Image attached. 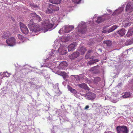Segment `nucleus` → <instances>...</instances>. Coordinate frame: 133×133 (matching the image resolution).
<instances>
[{
    "instance_id": "obj_42",
    "label": "nucleus",
    "mask_w": 133,
    "mask_h": 133,
    "mask_svg": "<svg viewBox=\"0 0 133 133\" xmlns=\"http://www.w3.org/2000/svg\"><path fill=\"white\" fill-rule=\"evenodd\" d=\"M89 107L88 105H86L85 107L84 108V109L85 110H88Z\"/></svg>"
},
{
    "instance_id": "obj_38",
    "label": "nucleus",
    "mask_w": 133,
    "mask_h": 133,
    "mask_svg": "<svg viewBox=\"0 0 133 133\" xmlns=\"http://www.w3.org/2000/svg\"><path fill=\"white\" fill-rule=\"evenodd\" d=\"M117 28V26L116 25H114L111 27V28L113 31L115 30Z\"/></svg>"
},
{
    "instance_id": "obj_39",
    "label": "nucleus",
    "mask_w": 133,
    "mask_h": 133,
    "mask_svg": "<svg viewBox=\"0 0 133 133\" xmlns=\"http://www.w3.org/2000/svg\"><path fill=\"white\" fill-rule=\"evenodd\" d=\"M71 92L74 93H76L77 92V91L75 89H72L71 91H70Z\"/></svg>"
},
{
    "instance_id": "obj_40",
    "label": "nucleus",
    "mask_w": 133,
    "mask_h": 133,
    "mask_svg": "<svg viewBox=\"0 0 133 133\" xmlns=\"http://www.w3.org/2000/svg\"><path fill=\"white\" fill-rule=\"evenodd\" d=\"M64 118H63V117H61V118H60V119L61 121L62 120V121H63L64 122L65 121V120H64V119L66 118V117H64Z\"/></svg>"
},
{
    "instance_id": "obj_12",
    "label": "nucleus",
    "mask_w": 133,
    "mask_h": 133,
    "mask_svg": "<svg viewBox=\"0 0 133 133\" xmlns=\"http://www.w3.org/2000/svg\"><path fill=\"white\" fill-rule=\"evenodd\" d=\"M28 26L30 29H31V30H33V27H32L33 25H35L36 23H34L33 21V20L32 19H31L30 21H29L28 22Z\"/></svg>"
},
{
    "instance_id": "obj_30",
    "label": "nucleus",
    "mask_w": 133,
    "mask_h": 133,
    "mask_svg": "<svg viewBox=\"0 0 133 133\" xmlns=\"http://www.w3.org/2000/svg\"><path fill=\"white\" fill-rule=\"evenodd\" d=\"M46 12L47 14H50L54 12L52 10L50 9V8H48L47 9V10L46 11Z\"/></svg>"
},
{
    "instance_id": "obj_21",
    "label": "nucleus",
    "mask_w": 133,
    "mask_h": 133,
    "mask_svg": "<svg viewBox=\"0 0 133 133\" xmlns=\"http://www.w3.org/2000/svg\"><path fill=\"white\" fill-rule=\"evenodd\" d=\"M98 61V59L93 58L91 60L89 61L88 63L90 65H91L92 64H93L97 62Z\"/></svg>"
},
{
    "instance_id": "obj_24",
    "label": "nucleus",
    "mask_w": 133,
    "mask_h": 133,
    "mask_svg": "<svg viewBox=\"0 0 133 133\" xmlns=\"http://www.w3.org/2000/svg\"><path fill=\"white\" fill-rule=\"evenodd\" d=\"M101 80V78L99 77H95L94 80V83L95 84H97L99 81Z\"/></svg>"
},
{
    "instance_id": "obj_13",
    "label": "nucleus",
    "mask_w": 133,
    "mask_h": 133,
    "mask_svg": "<svg viewBox=\"0 0 133 133\" xmlns=\"http://www.w3.org/2000/svg\"><path fill=\"white\" fill-rule=\"evenodd\" d=\"M68 64L66 61L62 62L59 64V66L62 69H64L67 67Z\"/></svg>"
},
{
    "instance_id": "obj_27",
    "label": "nucleus",
    "mask_w": 133,
    "mask_h": 133,
    "mask_svg": "<svg viewBox=\"0 0 133 133\" xmlns=\"http://www.w3.org/2000/svg\"><path fill=\"white\" fill-rule=\"evenodd\" d=\"M18 37L20 41H23L25 39V38L21 35H18Z\"/></svg>"
},
{
    "instance_id": "obj_23",
    "label": "nucleus",
    "mask_w": 133,
    "mask_h": 133,
    "mask_svg": "<svg viewBox=\"0 0 133 133\" xmlns=\"http://www.w3.org/2000/svg\"><path fill=\"white\" fill-rule=\"evenodd\" d=\"M19 24L20 29H21L22 31V30H24V29L25 28H26V26L24 24L21 22Z\"/></svg>"
},
{
    "instance_id": "obj_46",
    "label": "nucleus",
    "mask_w": 133,
    "mask_h": 133,
    "mask_svg": "<svg viewBox=\"0 0 133 133\" xmlns=\"http://www.w3.org/2000/svg\"><path fill=\"white\" fill-rule=\"evenodd\" d=\"M130 119L131 121L133 122V117H131Z\"/></svg>"
},
{
    "instance_id": "obj_33",
    "label": "nucleus",
    "mask_w": 133,
    "mask_h": 133,
    "mask_svg": "<svg viewBox=\"0 0 133 133\" xmlns=\"http://www.w3.org/2000/svg\"><path fill=\"white\" fill-rule=\"evenodd\" d=\"M86 51V49L85 48H82L81 49L80 51L81 52V54L82 55L84 54Z\"/></svg>"
},
{
    "instance_id": "obj_41",
    "label": "nucleus",
    "mask_w": 133,
    "mask_h": 133,
    "mask_svg": "<svg viewBox=\"0 0 133 133\" xmlns=\"http://www.w3.org/2000/svg\"><path fill=\"white\" fill-rule=\"evenodd\" d=\"M113 30H112V28H110L107 31L108 32L110 33V32H112V31H113Z\"/></svg>"
},
{
    "instance_id": "obj_7",
    "label": "nucleus",
    "mask_w": 133,
    "mask_h": 133,
    "mask_svg": "<svg viewBox=\"0 0 133 133\" xmlns=\"http://www.w3.org/2000/svg\"><path fill=\"white\" fill-rule=\"evenodd\" d=\"M126 11L130 12L133 10V5L131 3H129L127 5L126 8Z\"/></svg>"
},
{
    "instance_id": "obj_20",
    "label": "nucleus",
    "mask_w": 133,
    "mask_h": 133,
    "mask_svg": "<svg viewBox=\"0 0 133 133\" xmlns=\"http://www.w3.org/2000/svg\"><path fill=\"white\" fill-rule=\"evenodd\" d=\"M124 95L122 96L123 98H126L130 97V92H125L124 93Z\"/></svg>"
},
{
    "instance_id": "obj_6",
    "label": "nucleus",
    "mask_w": 133,
    "mask_h": 133,
    "mask_svg": "<svg viewBox=\"0 0 133 133\" xmlns=\"http://www.w3.org/2000/svg\"><path fill=\"white\" fill-rule=\"evenodd\" d=\"M77 45L76 42H74L69 45L68 47V49L69 51H73L75 49V48Z\"/></svg>"
},
{
    "instance_id": "obj_25",
    "label": "nucleus",
    "mask_w": 133,
    "mask_h": 133,
    "mask_svg": "<svg viewBox=\"0 0 133 133\" xmlns=\"http://www.w3.org/2000/svg\"><path fill=\"white\" fill-rule=\"evenodd\" d=\"M103 43L104 44H106L107 46H110L111 44V42L110 41H105L103 42Z\"/></svg>"
},
{
    "instance_id": "obj_45",
    "label": "nucleus",
    "mask_w": 133,
    "mask_h": 133,
    "mask_svg": "<svg viewBox=\"0 0 133 133\" xmlns=\"http://www.w3.org/2000/svg\"><path fill=\"white\" fill-rule=\"evenodd\" d=\"M107 32V31L106 30H103L102 31V32L103 33H106Z\"/></svg>"
},
{
    "instance_id": "obj_19",
    "label": "nucleus",
    "mask_w": 133,
    "mask_h": 133,
    "mask_svg": "<svg viewBox=\"0 0 133 133\" xmlns=\"http://www.w3.org/2000/svg\"><path fill=\"white\" fill-rule=\"evenodd\" d=\"M125 31L124 29L123 28L119 30L118 33V34L121 36H123L125 34Z\"/></svg>"
},
{
    "instance_id": "obj_32",
    "label": "nucleus",
    "mask_w": 133,
    "mask_h": 133,
    "mask_svg": "<svg viewBox=\"0 0 133 133\" xmlns=\"http://www.w3.org/2000/svg\"><path fill=\"white\" fill-rule=\"evenodd\" d=\"M30 15L32 17V18H35L38 15L35 13H32L30 14Z\"/></svg>"
},
{
    "instance_id": "obj_34",
    "label": "nucleus",
    "mask_w": 133,
    "mask_h": 133,
    "mask_svg": "<svg viewBox=\"0 0 133 133\" xmlns=\"http://www.w3.org/2000/svg\"><path fill=\"white\" fill-rule=\"evenodd\" d=\"M96 66H95L94 67H92L90 69L89 71H90L92 72L93 73L94 71L96 70Z\"/></svg>"
},
{
    "instance_id": "obj_4",
    "label": "nucleus",
    "mask_w": 133,
    "mask_h": 133,
    "mask_svg": "<svg viewBox=\"0 0 133 133\" xmlns=\"http://www.w3.org/2000/svg\"><path fill=\"white\" fill-rule=\"evenodd\" d=\"M84 96L88 100H93L96 97V95L94 93L89 91L87 93L85 94L84 95Z\"/></svg>"
},
{
    "instance_id": "obj_16",
    "label": "nucleus",
    "mask_w": 133,
    "mask_h": 133,
    "mask_svg": "<svg viewBox=\"0 0 133 133\" xmlns=\"http://www.w3.org/2000/svg\"><path fill=\"white\" fill-rule=\"evenodd\" d=\"M59 51L60 54L63 55L66 54L67 52L66 50L64 48H63V50L61 48H60L59 49Z\"/></svg>"
},
{
    "instance_id": "obj_22",
    "label": "nucleus",
    "mask_w": 133,
    "mask_h": 133,
    "mask_svg": "<svg viewBox=\"0 0 133 133\" xmlns=\"http://www.w3.org/2000/svg\"><path fill=\"white\" fill-rule=\"evenodd\" d=\"M19 24L20 29H21L22 31V30H24V29L25 28H26V26L24 24L21 22Z\"/></svg>"
},
{
    "instance_id": "obj_47",
    "label": "nucleus",
    "mask_w": 133,
    "mask_h": 133,
    "mask_svg": "<svg viewBox=\"0 0 133 133\" xmlns=\"http://www.w3.org/2000/svg\"><path fill=\"white\" fill-rule=\"evenodd\" d=\"M47 119L49 120H51L50 117H48L47 118Z\"/></svg>"
},
{
    "instance_id": "obj_10",
    "label": "nucleus",
    "mask_w": 133,
    "mask_h": 133,
    "mask_svg": "<svg viewBox=\"0 0 133 133\" xmlns=\"http://www.w3.org/2000/svg\"><path fill=\"white\" fill-rule=\"evenodd\" d=\"M79 55V53L78 51H76L70 55L69 57L71 59H73L78 57Z\"/></svg>"
},
{
    "instance_id": "obj_44",
    "label": "nucleus",
    "mask_w": 133,
    "mask_h": 133,
    "mask_svg": "<svg viewBox=\"0 0 133 133\" xmlns=\"http://www.w3.org/2000/svg\"><path fill=\"white\" fill-rule=\"evenodd\" d=\"M31 5L33 7H34V8H38V6H36V5Z\"/></svg>"
},
{
    "instance_id": "obj_37",
    "label": "nucleus",
    "mask_w": 133,
    "mask_h": 133,
    "mask_svg": "<svg viewBox=\"0 0 133 133\" xmlns=\"http://www.w3.org/2000/svg\"><path fill=\"white\" fill-rule=\"evenodd\" d=\"M99 72V71L98 69L96 68V70H94L93 72V73L94 74H97Z\"/></svg>"
},
{
    "instance_id": "obj_43",
    "label": "nucleus",
    "mask_w": 133,
    "mask_h": 133,
    "mask_svg": "<svg viewBox=\"0 0 133 133\" xmlns=\"http://www.w3.org/2000/svg\"><path fill=\"white\" fill-rule=\"evenodd\" d=\"M68 90L70 91H71L72 89V88L69 85H68Z\"/></svg>"
},
{
    "instance_id": "obj_29",
    "label": "nucleus",
    "mask_w": 133,
    "mask_h": 133,
    "mask_svg": "<svg viewBox=\"0 0 133 133\" xmlns=\"http://www.w3.org/2000/svg\"><path fill=\"white\" fill-rule=\"evenodd\" d=\"M133 33V31L131 30H129L127 34V35L128 37H129L130 36L132 35V34Z\"/></svg>"
},
{
    "instance_id": "obj_48",
    "label": "nucleus",
    "mask_w": 133,
    "mask_h": 133,
    "mask_svg": "<svg viewBox=\"0 0 133 133\" xmlns=\"http://www.w3.org/2000/svg\"><path fill=\"white\" fill-rule=\"evenodd\" d=\"M87 55H88V54H87V55H86V56H85V57L86 58H88L89 57H88V56H87Z\"/></svg>"
},
{
    "instance_id": "obj_15",
    "label": "nucleus",
    "mask_w": 133,
    "mask_h": 133,
    "mask_svg": "<svg viewBox=\"0 0 133 133\" xmlns=\"http://www.w3.org/2000/svg\"><path fill=\"white\" fill-rule=\"evenodd\" d=\"M78 86L82 88L83 89L89 90L90 89L88 87L87 85L85 83H82L79 84L78 85Z\"/></svg>"
},
{
    "instance_id": "obj_36",
    "label": "nucleus",
    "mask_w": 133,
    "mask_h": 133,
    "mask_svg": "<svg viewBox=\"0 0 133 133\" xmlns=\"http://www.w3.org/2000/svg\"><path fill=\"white\" fill-rule=\"evenodd\" d=\"M81 1V0H72L73 2L76 4L79 3Z\"/></svg>"
},
{
    "instance_id": "obj_18",
    "label": "nucleus",
    "mask_w": 133,
    "mask_h": 133,
    "mask_svg": "<svg viewBox=\"0 0 133 133\" xmlns=\"http://www.w3.org/2000/svg\"><path fill=\"white\" fill-rule=\"evenodd\" d=\"M49 2L53 4H60L61 1V0H49Z\"/></svg>"
},
{
    "instance_id": "obj_17",
    "label": "nucleus",
    "mask_w": 133,
    "mask_h": 133,
    "mask_svg": "<svg viewBox=\"0 0 133 133\" xmlns=\"http://www.w3.org/2000/svg\"><path fill=\"white\" fill-rule=\"evenodd\" d=\"M60 75L63 77L64 80L66 81V78L68 76V75H67L66 73L64 71L61 72L60 73Z\"/></svg>"
},
{
    "instance_id": "obj_26",
    "label": "nucleus",
    "mask_w": 133,
    "mask_h": 133,
    "mask_svg": "<svg viewBox=\"0 0 133 133\" xmlns=\"http://www.w3.org/2000/svg\"><path fill=\"white\" fill-rule=\"evenodd\" d=\"M104 19L101 17H99L98 18L97 22L99 23L104 21Z\"/></svg>"
},
{
    "instance_id": "obj_35",
    "label": "nucleus",
    "mask_w": 133,
    "mask_h": 133,
    "mask_svg": "<svg viewBox=\"0 0 133 133\" xmlns=\"http://www.w3.org/2000/svg\"><path fill=\"white\" fill-rule=\"evenodd\" d=\"M37 21L39 22L40 21H41V19L40 17L38 15H37V17H36V18H35Z\"/></svg>"
},
{
    "instance_id": "obj_3",
    "label": "nucleus",
    "mask_w": 133,
    "mask_h": 133,
    "mask_svg": "<svg viewBox=\"0 0 133 133\" xmlns=\"http://www.w3.org/2000/svg\"><path fill=\"white\" fill-rule=\"evenodd\" d=\"M15 38L14 37H11L6 40V43L8 45L13 46L15 45L17 43Z\"/></svg>"
},
{
    "instance_id": "obj_1",
    "label": "nucleus",
    "mask_w": 133,
    "mask_h": 133,
    "mask_svg": "<svg viewBox=\"0 0 133 133\" xmlns=\"http://www.w3.org/2000/svg\"><path fill=\"white\" fill-rule=\"evenodd\" d=\"M41 25L45 30L47 31L53 28L54 24L51 23L49 19H47L43 21L41 23Z\"/></svg>"
},
{
    "instance_id": "obj_2",
    "label": "nucleus",
    "mask_w": 133,
    "mask_h": 133,
    "mask_svg": "<svg viewBox=\"0 0 133 133\" xmlns=\"http://www.w3.org/2000/svg\"><path fill=\"white\" fill-rule=\"evenodd\" d=\"M118 133H128L129 130L126 126H118L116 128Z\"/></svg>"
},
{
    "instance_id": "obj_9",
    "label": "nucleus",
    "mask_w": 133,
    "mask_h": 133,
    "mask_svg": "<svg viewBox=\"0 0 133 133\" xmlns=\"http://www.w3.org/2000/svg\"><path fill=\"white\" fill-rule=\"evenodd\" d=\"M74 26L73 25H66L65 26L64 32L65 33H68L74 29Z\"/></svg>"
},
{
    "instance_id": "obj_11",
    "label": "nucleus",
    "mask_w": 133,
    "mask_h": 133,
    "mask_svg": "<svg viewBox=\"0 0 133 133\" xmlns=\"http://www.w3.org/2000/svg\"><path fill=\"white\" fill-rule=\"evenodd\" d=\"M49 8H50V9L52 10L53 12L56 11H58L59 9V6L52 4L49 5Z\"/></svg>"
},
{
    "instance_id": "obj_28",
    "label": "nucleus",
    "mask_w": 133,
    "mask_h": 133,
    "mask_svg": "<svg viewBox=\"0 0 133 133\" xmlns=\"http://www.w3.org/2000/svg\"><path fill=\"white\" fill-rule=\"evenodd\" d=\"M24 30H22V31L23 33L25 34H27L29 32V30L27 27H26V28H25L24 29Z\"/></svg>"
},
{
    "instance_id": "obj_31",
    "label": "nucleus",
    "mask_w": 133,
    "mask_h": 133,
    "mask_svg": "<svg viewBox=\"0 0 133 133\" xmlns=\"http://www.w3.org/2000/svg\"><path fill=\"white\" fill-rule=\"evenodd\" d=\"M10 74L7 72L4 73L3 74V76L4 77H9Z\"/></svg>"
},
{
    "instance_id": "obj_5",
    "label": "nucleus",
    "mask_w": 133,
    "mask_h": 133,
    "mask_svg": "<svg viewBox=\"0 0 133 133\" xmlns=\"http://www.w3.org/2000/svg\"><path fill=\"white\" fill-rule=\"evenodd\" d=\"M77 28L78 31L82 34L85 33L86 31V26L85 24L82 25V24H79Z\"/></svg>"
},
{
    "instance_id": "obj_8",
    "label": "nucleus",
    "mask_w": 133,
    "mask_h": 133,
    "mask_svg": "<svg viewBox=\"0 0 133 133\" xmlns=\"http://www.w3.org/2000/svg\"><path fill=\"white\" fill-rule=\"evenodd\" d=\"M32 27H33V30H31V29H30V30L32 32H37L40 31L41 28L39 27V25L37 24H36L35 25H33Z\"/></svg>"
},
{
    "instance_id": "obj_14",
    "label": "nucleus",
    "mask_w": 133,
    "mask_h": 133,
    "mask_svg": "<svg viewBox=\"0 0 133 133\" xmlns=\"http://www.w3.org/2000/svg\"><path fill=\"white\" fill-rule=\"evenodd\" d=\"M11 36V34L9 31H6L4 32L2 35L3 39H7L8 37Z\"/></svg>"
},
{
    "instance_id": "obj_49",
    "label": "nucleus",
    "mask_w": 133,
    "mask_h": 133,
    "mask_svg": "<svg viewBox=\"0 0 133 133\" xmlns=\"http://www.w3.org/2000/svg\"><path fill=\"white\" fill-rule=\"evenodd\" d=\"M132 1H133V0H132Z\"/></svg>"
}]
</instances>
